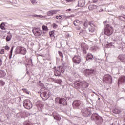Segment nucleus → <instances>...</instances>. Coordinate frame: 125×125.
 <instances>
[{"instance_id": "nucleus-1", "label": "nucleus", "mask_w": 125, "mask_h": 125, "mask_svg": "<svg viewBox=\"0 0 125 125\" xmlns=\"http://www.w3.org/2000/svg\"><path fill=\"white\" fill-rule=\"evenodd\" d=\"M107 21H104V24L105 26V28L104 29V33L106 36H111L114 33V28L111 25L107 24Z\"/></svg>"}, {"instance_id": "nucleus-2", "label": "nucleus", "mask_w": 125, "mask_h": 125, "mask_svg": "<svg viewBox=\"0 0 125 125\" xmlns=\"http://www.w3.org/2000/svg\"><path fill=\"white\" fill-rule=\"evenodd\" d=\"M89 85V84H88L87 82L84 81L80 82L79 83H77L76 84V86L78 87V88H82V90H84L85 88H87Z\"/></svg>"}, {"instance_id": "nucleus-3", "label": "nucleus", "mask_w": 125, "mask_h": 125, "mask_svg": "<svg viewBox=\"0 0 125 125\" xmlns=\"http://www.w3.org/2000/svg\"><path fill=\"white\" fill-rule=\"evenodd\" d=\"M16 52L18 54H20L25 55V54L27 53V50H26V48H25L24 47L19 46L17 47L16 49Z\"/></svg>"}, {"instance_id": "nucleus-4", "label": "nucleus", "mask_w": 125, "mask_h": 125, "mask_svg": "<svg viewBox=\"0 0 125 125\" xmlns=\"http://www.w3.org/2000/svg\"><path fill=\"white\" fill-rule=\"evenodd\" d=\"M55 103H58L59 104H61L63 106H66L67 105V101L64 98H61L59 97H57L55 99Z\"/></svg>"}, {"instance_id": "nucleus-5", "label": "nucleus", "mask_w": 125, "mask_h": 125, "mask_svg": "<svg viewBox=\"0 0 125 125\" xmlns=\"http://www.w3.org/2000/svg\"><path fill=\"white\" fill-rule=\"evenodd\" d=\"M23 104L25 108V109H27L28 110H30L31 109L32 107H33V104H32V102L29 100H24L23 101Z\"/></svg>"}, {"instance_id": "nucleus-6", "label": "nucleus", "mask_w": 125, "mask_h": 125, "mask_svg": "<svg viewBox=\"0 0 125 125\" xmlns=\"http://www.w3.org/2000/svg\"><path fill=\"white\" fill-rule=\"evenodd\" d=\"M32 32L34 34L35 37H37L39 38V37H41L42 36V30L39 28L34 27L32 29Z\"/></svg>"}, {"instance_id": "nucleus-7", "label": "nucleus", "mask_w": 125, "mask_h": 125, "mask_svg": "<svg viewBox=\"0 0 125 125\" xmlns=\"http://www.w3.org/2000/svg\"><path fill=\"white\" fill-rule=\"evenodd\" d=\"M103 82L104 83H112V77L110 75H106L104 77L103 79Z\"/></svg>"}, {"instance_id": "nucleus-8", "label": "nucleus", "mask_w": 125, "mask_h": 125, "mask_svg": "<svg viewBox=\"0 0 125 125\" xmlns=\"http://www.w3.org/2000/svg\"><path fill=\"white\" fill-rule=\"evenodd\" d=\"M72 61L74 64H77L79 65L81 62L82 61V58L80 56L76 55L74 56L72 58Z\"/></svg>"}, {"instance_id": "nucleus-9", "label": "nucleus", "mask_w": 125, "mask_h": 125, "mask_svg": "<svg viewBox=\"0 0 125 125\" xmlns=\"http://www.w3.org/2000/svg\"><path fill=\"white\" fill-rule=\"evenodd\" d=\"M89 25L90 27H89V31L90 33H94L95 31V23L93 21H90L89 22Z\"/></svg>"}, {"instance_id": "nucleus-10", "label": "nucleus", "mask_w": 125, "mask_h": 125, "mask_svg": "<svg viewBox=\"0 0 125 125\" xmlns=\"http://www.w3.org/2000/svg\"><path fill=\"white\" fill-rule=\"evenodd\" d=\"M40 96L43 100H46L49 98V93L48 92H42L40 93Z\"/></svg>"}, {"instance_id": "nucleus-11", "label": "nucleus", "mask_w": 125, "mask_h": 125, "mask_svg": "<svg viewBox=\"0 0 125 125\" xmlns=\"http://www.w3.org/2000/svg\"><path fill=\"white\" fill-rule=\"evenodd\" d=\"M81 48L84 53L86 54V50H88V46L85 43L83 42L81 44Z\"/></svg>"}, {"instance_id": "nucleus-12", "label": "nucleus", "mask_w": 125, "mask_h": 125, "mask_svg": "<svg viewBox=\"0 0 125 125\" xmlns=\"http://www.w3.org/2000/svg\"><path fill=\"white\" fill-rule=\"evenodd\" d=\"M73 24L75 27H76V29L81 30V21L79 20H75L74 21Z\"/></svg>"}, {"instance_id": "nucleus-13", "label": "nucleus", "mask_w": 125, "mask_h": 125, "mask_svg": "<svg viewBox=\"0 0 125 125\" xmlns=\"http://www.w3.org/2000/svg\"><path fill=\"white\" fill-rule=\"evenodd\" d=\"M81 105V101L75 100L73 102V107L74 109H77Z\"/></svg>"}, {"instance_id": "nucleus-14", "label": "nucleus", "mask_w": 125, "mask_h": 125, "mask_svg": "<svg viewBox=\"0 0 125 125\" xmlns=\"http://www.w3.org/2000/svg\"><path fill=\"white\" fill-rule=\"evenodd\" d=\"M82 112L83 113V115L84 117H88V116L90 115V111H89L87 109H83Z\"/></svg>"}, {"instance_id": "nucleus-15", "label": "nucleus", "mask_w": 125, "mask_h": 125, "mask_svg": "<svg viewBox=\"0 0 125 125\" xmlns=\"http://www.w3.org/2000/svg\"><path fill=\"white\" fill-rule=\"evenodd\" d=\"M57 12H58L57 10H51L47 12V15H48V16H52L54 14H56Z\"/></svg>"}, {"instance_id": "nucleus-16", "label": "nucleus", "mask_w": 125, "mask_h": 125, "mask_svg": "<svg viewBox=\"0 0 125 125\" xmlns=\"http://www.w3.org/2000/svg\"><path fill=\"white\" fill-rule=\"evenodd\" d=\"M118 58L121 61V62H122V63H125V55H123V54L119 55Z\"/></svg>"}, {"instance_id": "nucleus-17", "label": "nucleus", "mask_w": 125, "mask_h": 125, "mask_svg": "<svg viewBox=\"0 0 125 125\" xmlns=\"http://www.w3.org/2000/svg\"><path fill=\"white\" fill-rule=\"evenodd\" d=\"M84 74L86 75H91V74H93L94 73V70L93 69H85L84 71Z\"/></svg>"}, {"instance_id": "nucleus-18", "label": "nucleus", "mask_w": 125, "mask_h": 125, "mask_svg": "<svg viewBox=\"0 0 125 125\" xmlns=\"http://www.w3.org/2000/svg\"><path fill=\"white\" fill-rule=\"evenodd\" d=\"M53 116L54 117V119H55V120H57V121H60V120H61L60 116H59V115L57 114L55 112L53 113Z\"/></svg>"}, {"instance_id": "nucleus-19", "label": "nucleus", "mask_w": 125, "mask_h": 125, "mask_svg": "<svg viewBox=\"0 0 125 125\" xmlns=\"http://www.w3.org/2000/svg\"><path fill=\"white\" fill-rule=\"evenodd\" d=\"M94 59V58L93 57V55H92L91 54H88L87 55V57L86 58V60L87 61H88L89 60H93Z\"/></svg>"}, {"instance_id": "nucleus-20", "label": "nucleus", "mask_w": 125, "mask_h": 125, "mask_svg": "<svg viewBox=\"0 0 125 125\" xmlns=\"http://www.w3.org/2000/svg\"><path fill=\"white\" fill-rule=\"evenodd\" d=\"M88 8L91 11L94 10V9H96V8H97V6L96 5H90L89 6Z\"/></svg>"}, {"instance_id": "nucleus-21", "label": "nucleus", "mask_w": 125, "mask_h": 125, "mask_svg": "<svg viewBox=\"0 0 125 125\" xmlns=\"http://www.w3.org/2000/svg\"><path fill=\"white\" fill-rule=\"evenodd\" d=\"M79 35L80 36H86V30H83L81 31L79 33Z\"/></svg>"}, {"instance_id": "nucleus-22", "label": "nucleus", "mask_w": 125, "mask_h": 125, "mask_svg": "<svg viewBox=\"0 0 125 125\" xmlns=\"http://www.w3.org/2000/svg\"><path fill=\"white\" fill-rule=\"evenodd\" d=\"M55 76L56 77H59L60 76H61V72L60 71V70L55 71Z\"/></svg>"}, {"instance_id": "nucleus-23", "label": "nucleus", "mask_w": 125, "mask_h": 125, "mask_svg": "<svg viewBox=\"0 0 125 125\" xmlns=\"http://www.w3.org/2000/svg\"><path fill=\"white\" fill-rule=\"evenodd\" d=\"M121 112V110L118 108H115L113 110V113H114V114H120Z\"/></svg>"}, {"instance_id": "nucleus-24", "label": "nucleus", "mask_w": 125, "mask_h": 125, "mask_svg": "<svg viewBox=\"0 0 125 125\" xmlns=\"http://www.w3.org/2000/svg\"><path fill=\"white\" fill-rule=\"evenodd\" d=\"M54 82L57 83L58 84H61V83H62V80L61 79H56L54 81Z\"/></svg>"}, {"instance_id": "nucleus-25", "label": "nucleus", "mask_w": 125, "mask_h": 125, "mask_svg": "<svg viewBox=\"0 0 125 125\" xmlns=\"http://www.w3.org/2000/svg\"><path fill=\"white\" fill-rule=\"evenodd\" d=\"M5 72L3 71H0V78H4V77H5Z\"/></svg>"}, {"instance_id": "nucleus-26", "label": "nucleus", "mask_w": 125, "mask_h": 125, "mask_svg": "<svg viewBox=\"0 0 125 125\" xmlns=\"http://www.w3.org/2000/svg\"><path fill=\"white\" fill-rule=\"evenodd\" d=\"M0 29H1V30H5V24H4V23L2 22L0 24Z\"/></svg>"}, {"instance_id": "nucleus-27", "label": "nucleus", "mask_w": 125, "mask_h": 125, "mask_svg": "<svg viewBox=\"0 0 125 125\" xmlns=\"http://www.w3.org/2000/svg\"><path fill=\"white\" fill-rule=\"evenodd\" d=\"M118 82H121V83H125V77L119 78Z\"/></svg>"}, {"instance_id": "nucleus-28", "label": "nucleus", "mask_w": 125, "mask_h": 125, "mask_svg": "<svg viewBox=\"0 0 125 125\" xmlns=\"http://www.w3.org/2000/svg\"><path fill=\"white\" fill-rule=\"evenodd\" d=\"M11 38H12V36H11V35H8L6 38V42H9V41L11 40Z\"/></svg>"}, {"instance_id": "nucleus-29", "label": "nucleus", "mask_w": 125, "mask_h": 125, "mask_svg": "<svg viewBox=\"0 0 125 125\" xmlns=\"http://www.w3.org/2000/svg\"><path fill=\"white\" fill-rule=\"evenodd\" d=\"M22 90H23V92L24 93H26V94H30V92H29V91H28L27 89L23 88L22 89Z\"/></svg>"}, {"instance_id": "nucleus-30", "label": "nucleus", "mask_w": 125, "mask_h": 125, "mask_svg": "<svg viewBox=\"0 0 125 125\" xmlns=\"http://www.w3.org/2000/svg\"><path fill=\"white\" fill-rule=\"evenodd\" d=\"M42 29L43 31H48V28H47V26H45V25L42 26Z\"/></svg>"}, {"instance_id": "nucleus-31", "label": "nucleus", "mask_w": 125, "mask_h": 125, "mask_svg": "<svg viewBox=\"0 0 125 125\" xmlns=\"http://www.w3.org/2000/svg\"><path fill=\"white\" fill-rule=\"evenodd\" d=\"M53 29H57V28H58V25H57L56 23H53L52 25Z\"/></svg>"}, {"instance_id": "nucleus-32", "label": "nucleus", "mask_w": 125, "mask_h": 125, "mask_svg": "<svg viewBox=\"0 0 125 125\" xmlns=\"http://www.w3.org/2000/svg\"><path fill=\"white\" fill-rule=\"evenodd\" d=\"M58 53L60 55V56L62 58V60H63V53H62V52H61V51H58Z\"/></svg>"}, {"instance_id": "nucleus-33", "label": "nucleus", "mask_w": 125, "mask_h": 125, "mask_svg": "<svg viewBox=\"0 0 125 125\" xmlns=\"http://www.w3.org/2000/svg\"><path fill=\"white\" fill-rule=\"evenodd\" d=\"M59 71H60L61 73H64V72H65V70H64V68L61 67L59 68Z\"/></svg>"}, {"instance_id": "nucleus-34", "label": "nucleus", "mask_w": 125, "mask_h": 125, "mask_svg": "<svg viewBox=\"0 0 125 125\" xmlns=\"http://www.w3.org/2000/svg\"><path fill=\"white\" fill-rule=\"evenodd\" d=\"M50 37H54V31H50L49 33Z\"/></svg>"}, {"instance_id": "nucleus-35", "label": "nucleus", "mask_w": 125, "mask_h": 125, "mask_svg": "<svg viewBox=\"0 0 125 125\" xmlns=\"http://www.w3.org/2000/svg\"><path fill=\"white\" fill-rule=\"evenodd\" d=\"M62 16L64 19H69V18H70V17H71V16H66V15H62Z\"/></svg>"}, {"instance_id": "nucleus-36", "label": "nucleus", "mask_w": 125, "mask_h": 125, "mask_svg": "<svg viewBox=\"0 0 125 125\" xmlns=\"http://www.w3.org/2000/svg\"><path fill=\"white\" fill-rule=\"evenodd\" d=\"M0 84L2 86H3L5 84V82H3L2 80H0Z\"/></svg>"}, {"instance_id": "nucleus-37", "label": "nucleus", "mask_w": 125, "mask_h": 125, "mask_svg": "<svg viewBox=\"0 0 125 125\" xmlns=\"http://www.w3.org/2000/svg\"><path fill=\"white\" fill-rule=\"evenodd\" d=\"M83 26L85 28H87V27H88V24H87V21H86L84 22V23H83Z\"/></svg>"}, {"instance_id": "nucleus-38", "label": "nucleus", "mask_w": 125, "mask_h": 125, "mask_svg": "<svg viewBox=\"0 0 125 125\" xmlns=\"http://www.w3.org/2000/svg\"><path fill=\"white\" fill-rule=\"evenodd\" d=\"M62 17H63V16H62V15H59V16H57L56 17V18L57 19H62Z\"/></svg>"}, {"instance_id": "nucleus-39", "label": "nucleus", "mask_w": 125, "mask_h": 125, "mask_svg": "<svg viewBox=\"0 0 125 125\" xmlns=\"http://www.w3.org/2000/svg\"><path fill=\"white\" fill-rule=\"evenodd\" d=\"M31 1L33 4H36V3L38 2L36 0H31Z\"/></svg>"}, {"instance_id": "nucleus-40", "label": "nucleus", "mask_w": 125, "mask_h": 125, "mask_svg": "<svg viewBox=\"0 0 125 125\" xmlns=\"http://www.w3.org/2000/svg\"><path fill=\"white\" fill-rule=\"evenodd\" d=\"M66 2H73V1H76V0H66Z\"/></svg>"}, {"instance_id": "nucleus-41", "label": "nucleus", "mask_w": 125, "mask_h": 125, "mask_svg": "<svg viewBox=\"0 0 125 125\" xmlns=\"http://www.w3.org/2000/svg\"><path fill=\"white\" fill-rule=\"evenodd\" d=\"M4 48L5 50H9V49H10V47H9L8 46H5Z\"/></svg>"}, {"instance_id": "nucleus-42", "label": "nucleus", "mask_w": 125, "mask_h": 125, "mask_svg": "<svg viewBox=\"0 0 125 125\" xmlns=\"http://www.w3.org/2000/svg\"><path fill=\"white\" fill-rule=\"evenodd\" d=\"M13 48H14V47H12L11 48V51H10V54L11 55H12V51H13Z\"/></svg>"}, {"instance_id": "nucleus-43", "label": "nucleus", "mask_w": 125, "mask_h": 125, "mask_svg": "<svg viewBox=\"0 0 125 125\" xmlns=\"http://www.w3.org/2000/svg\"><path fill=\"white\" fill-rule=\"evenodd\" d=\"M0 53L1 54H4V49H1L0 51Z\"/></svg>"}, {"instance_id": "nucleus-44", "label": "nucleus", "mask_w": 125, "mask_h": 125, "mask_svg": "<svg viewBox=\"0 0 125 125\" xmlns=\"http://www.w3.org/2000/svg\"><path fill=\"white\" fill-rule=\"evenodd\" d=\"M41 15H34V17H41Z\"/></svg>"}, {"instance_id": "nucleus-45", "label": "nucleus", "mask_w": 125, "mask_h": 125, "mask_svg": "<svg viewBox=\"0 0 125 125\" xmlns=\"http://www.w3.org/2000/svg\"><path fill=\"white\" fill-rule=\"evenodd\" d=\"M97 123H98V125H100L102 123V121H97Z\"/></svg>"}, {"instance_id": "nucleus-46", "label": "nucleus", "mask_w": 125, "mask_h": 125, "mask_svg": "<svg viewBox=\"0 0 125 125\" xmlns=\"http://www.w3.org/2000/svg\"><path fill=\"white\" fill-rule=\"evenodd\" d=\"M95 118L96 120H98V119H99V117L97 116H95Z\"/></svg>"}, {"instance_id": "nucleus-47", "label": "nucleus", "mask_w": 125, "mask_h": 125, "mask_svg": "<svg viewBox=\"0 0 125 125\" xmlns=\"http://www.w3.org/2000/svg\"><path fill=\"white\" fill-rule=\"evenodd\" d=\"M1 62H2L1 60H0V66L1 65Z\"/></svg>"}, {"instance_id": "nucleus-48", "label": "nucleus", "mask_w": 125, "mask_h": 125, "mask_svg": "<svg viewBox=\"0 0 125 125\" xmlns=\"http://www.w3.org/2000/svg\"><path fill=\"white\" fill-rule=\"evenodd\" d=\"M66 11H71V9H68L66 10Z\"/></svg>"}, {"instance_id": "nucleus-49", "label": "nucleus", "mask_w": 125, "mask_h": 125, "mask_svg": "<svg viewBox=\"0 0 125 125\" xmlns=\"http://www.w3.org/2000/svg\"><path fill=\"white\" fill-rule=\"evenodd\" d=\"M11 56H12V55H11V54H10V55H9V58H10V59L11 58Z\"/></svg>"}, {"instance_id": "nucleus-50", "label": "nucleus", "mask_w": 125, "mask_h": 125, "mask_svg": "<svg viewBox=\"0 0 125 125\" xmlns=\"http://www.w3.org/2000/svg\"><path fill=\"white\" fill-rule=\"evenodd\" d=\"M94 2H96L97 1V0H93Z\"/></svg>"}, {"instance_id": "nucleus-51", "label": "nucleus", "mask_w": 125, "mask_h": 125, "mask_svg": "<svg viewBox=\"0 0 125 125\" xmlns=\"http://www.w3.org/2000/svg\"><path fill=\"white\" fill-rule=\"evenodd\" d=\"M122 18H124V19H125V17L124 16H121Z\"/></svg>"}, {"instance_id": "nucleus-52", "label": "nucleus", "mask_w": 125, "mask_h": 125, "mask_svg": "<svg viewBox=\"0 0 125 125\" xmlns=\"http://www.w3.org/2000/svg\"><path fill=\"white\" fill-rule=\"evenodd\" d=\"M26 74H27V75H29V71H27Z\"/></svg>"}, {"instance_id": "nucleus-53", "label": "nucleus", "mask_w": 125, "mask_h": 125, "mask_svg": "<svg viewBox=\"0 0 125 125\" xmlns=\"http://www.w3.org/2000/svg\"><path fill=\"white\" fill-rule=\"evenodd\" d=\"M124 122L125 123V117H124Z\"/></svg>"}, {"instance_id": "nucleus-54", "label": "nucleus", "mask_w": 125, "mask_h": 125, "mask_svg": "<svg viewBox=\"0 0 125 125\" xmlns=\"http://www.w3.org/2000/svg\"><path fill=\"white\" fill-rule=\"evenodd\" d=\"M101 11H103V10H101Z\"/></svg>"}, {"instance_id": "nucleus-55", "label": "nucleus", "mask_w": 125, "mask_h": 125, "mask_svg": "<svg viewBox=\"0 0 125 125\" xmlns=\"http://www.w3.org/2000/svg\"><path fill=\"white\" fill-rule=\"evenodd\" d=\"M28 64L26 65V67H27Z\"/></svg>"}, {"instance_id": "nucleus-56", "label": "nucleus", "mask_w": 125, "mask_h": 125, "mask_svg": "<svg viewBox=\"0 0 125 125\" xmlns=\"http://www.w3.org/2000/svg\"><path fill=\"white\" fill-rule=\"evenodd\" d=\"M124 28H125V25L124 26Z\"/></svg>"}]
</instances>
